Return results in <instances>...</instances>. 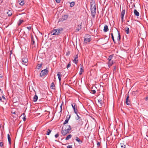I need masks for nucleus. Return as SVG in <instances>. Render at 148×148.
I'll return each instance as SVG.
<instances>
[{"label":"nucleus","mask_w":148,"mask_h":148,"mask_svg":"<svg viewBox=\"0 0 148 148\" xmlns=\"http://www.w3.org/2000/svg\"><path fill=\"white\" fill-rule=\"evenodd\" d=\"M26 116L25 114L24 113H23L21 115V116L20 117H21L22 118L23 121H25L26 120Z\"/></svg>","instance_id":"11"},{"label":"nucleus","mask_w":148,"mask_h":148,"mask_svg":"<svg viewBox=\"0 0 148 148\" xmlns=\"http://www.w3.org/2000/svg\"><path fill=\"white\" fill-rule=\"evenodd\" d=\"M62 128L69 132L71 129V126L70 125H64L62 127Z\"/></svg>","instance_id":"6"},{"label":"nucleus","mask_w":148,"mask_h":148,"mask_svg":"<svg viewBox=\"0 0 148 148\" xmlns=\"http://www.w3.org/2000/svg\"><path fill=\"white\" fill-rule=\"evenodd\" d=\"M125 32L127 34H128L129 33V28H128V27H125Z\"/></svg>","instance_id":"28"},{"label":"nucleus","mask_w":148,"mask_h":148,"mask_svg":"<svg viewBox=\"0 0 148 148\" xmlns=\"http://www.w3.org/2000/svg\"><path fill=\"white\" fill-rule=\"evenodd\" d=\"M67 148H72V145H68L67 147Z\"/></svg>","instance_id":"47"},{"label":"nucleus","mask_w":148,"mask_h":148,"mask_svg":"<svg viewBox=\"0 0 148 148\" xmlns=\"http://www.w3.org/2000/svg\"><path fill=\"white\" fill-rule=\"evenodd\" d=\"M75 5V2L72 1L70 3V6L71 7H73Z\"/></svg>","instance_id":"31"},{"label":"nucleus","mask_w":148,"mask_h":148,"mask_svg":"<svg viewBox=\"0 0 148 148\" xmlns=\"http://www.w3.org/2000/svg\"><path fill=\"white\" fill-rule=\"evenodd\" d=\"M83 69L82 68H80L79 74L80 75L82 74Z\"/></svg>","instance_id":"39"},{"label":"nucleus","mask_w":148,"mask_h":148,"mask_svg":"<svg viewBox=\"0 0 148 148\" xmlns=\"http://www.w3.org/2000/svg\"><path fill=\"white\" fill-rule=\"evenodd\" d=\"M55 86L54 83L52 82L50 88L54 90L55 89Z\"/></svg>","instance_id":"17"},{"label":"nucleus","mask_w":148,"mask_h":148,"mask_svg":"<svg viewBox=\"0 0 148 148\" xmlns=\"http://www.w3.org/2000/svg\"><path fill=\"white\" fill-rule=\"evenodd\" d=\"M68 18V15H64L62 17V19L63 20H65Z\"/></svg>","instance_id":"32"},{"label":"nucleus","mask_w":148,"mask_h":148,"mask_svg":"<svg viewBox=\"0 0 148 148\" xmlns=\"http://www.w3.org/2000/svg\"><path fill=\"white\" fill-rule=\"evenodd\" d=\"M7 13L8 14V16H11L12 14V12L10 10H9L7 12Z\"/></svg>","instance_id":"30"},{"label":"nucleus","mask_w":148,"mask_h":148,"mask_svg":"<svg viewBox=\"0 0 148 148\" xmlns=\"http://www.w3.org/2000/svg\"><path fill=\"white\" fill-rule=\"evenodd\" d=\"M57 75L58 76V78L59 79V80L60 81H61V74L60 72H58V73L57 74Z\"/></svg>","instance_id":"20"},{"label":"nucleus","mask_w":148,"mask_h":148,"mask_svg":"<svg viewBox=\"0 0 148 148\" xmlns=\"http://www.w3.org/2000/svg\"><path fill=\"white\" fill-rule=\"evenodd\" d=\"M27 29L29 30H30L31 29V27L30 26L27 27Z\"/></svg>","instance_id":"46"},{"label":"nucleus","mask_w":148,"mask_h":148,"mask_svg":"<svg viewBox=\"0 0 148 148\" xmlns=\"http://www.w3.org/2000/svg\"><path fill=\"white\" fill-rule=\"evenodd\" d=\"M103 103V101L101 98L98 99V106L99 107L101 108L102 106Z\"/></svg>","instance_id":"5"},{"label":"nucleus","mask_w":148,"mask_h":148,"mask_svg":"<svg viewBox=\"0 0 148 148\" xmlns=\"http://www.w3.org/2000/svg\"><path fill=\"white\" fill-rule=\"evenodd\" d=\"M62 104H61V105L60 106V112H61L62 111Z\"/></svg>","instance_id":"52"},{"label":"nucleus","mask_w":148,"mask_h":148,"mask_svg":"<svg viewBox=\"0 0 148 148\" xmlns=\"http://www.w3.org/2000/svg\"><path fill=\"white\" fill-rule=\"evenodd\" d=\"M56 2L57 3H59L60 1V0H56Z\"/></svg>","instance_id":"49"},{"label":"nucleus","mask_w":148,"mask_h":148,"mask_svg":"<svg viewBox=\"0 0 148 148\" xmlns=\"http://www.w3.org/2000/svg\"><path fill=\"white\" fill-rule=\"evenodd\" d=\"M90 9L91 12V15L92 17H95L96 14V4L94 2H91Z\"/></svg>","instance_id":"1"},{"label":"nucleus","mask_w":148,"mask_h":148,"mask_svg":"<svg viewBox=\"0 0 148 148\" xmlns=\"http://www.w3.org/2000/svg\"><path fill=\"white\" fill-rule=\"evenodd\" d=\"M72 107L75 113L76 114H77V112L78 111L77 109V106L76 104L75 103H73V104H71Z\"/></svg>","instance_id":"4"},{"label":"nucleus","mask_w":148,"mask_h":148,"mask_svg":"<svg viewBox=\"0 0 148 148\" xmlns=\"http://www.w3.org/2000/svg\"><path fill=\"white\" fill-rule=\"evenodd\" d=\"M141 38V39L142 40H144V38Z\"/></svg>","instance_id":"56"},{"label":"nucleus","mask_w":148,"mask_h":148,"mask_svg":"<svg viewBox=\"0 0 148 148\" xmlns=\"http://www.w3.org/2000/svg\"><path fill=\"white\" fill-rule=\"evenodd\" d=\"M97 145L98 146H99L100 145V143L99 142H97Z\"/></svg>","instance_id":"51"},{"label":"nucleus","mask_w":148,"mask_h":148,"mask_svg":"<svg viewBox=\"0 0 148 148\" xmlns=\"http://www.w3.org/2000/svg\"><path fill=\"white\" fill-rule=\"evenodd\" d=\"M72 137V135L71 134H69L65 138L66 140H68L70 139Z\"/></svg>","instance_id":"22"},{"label":"nucleus","mask_w":148,"mask_h":148,"mask_svg":"<svg viewBox=\"0 0 148 148\" xmlns=\"http://www.w3.org/2000/svg\"><path fill=\"white\" fill-rule=\"evenodd\" d=\"M42 65V63H41L39 64H38L36 66L37 68L38 69H39L40 68H41Z\"/></svg>","instance_id":"26"},{"label":"nucleus","mask_w":148,"mask_h":148,"mask_svg":"<svg viewBox=\"0 0 148 148\" xmlns=\"http://www.w3.org/2000/svg\"><path fill=\"white\" fill-rule=\"evenodd\" d=\"M108 31V26L106 25L104 27L103 31L104 32H107Z\"/></svg>","instance_id":"13"},{"label":"nucleus","mask_w":148,"mask_h":148,"mask_svg":"<svg viewBox=\"0 0 148 148\" xmlns=\"http://www.w3.org/2000/svg\"><path fill=\"white\" fill-rule=\"evenodd\" d=\"M76 140L79 143H82V141L77 137H76Z\"/></svg>","instance_id":"27"},{"label":"nucleus","mask_w":148,"mask_h":148,"mask_svg":"<svg viewBox=\"0 0 148 148\" xmlns=\"http://www.w3.org/2000/svg\"><path fill=\"white\" fill-rule=\"evenodd\" d=\"M0 101H4V100H2V98L1 97H0Z\"/></svg>","instance_id":"53"},{"label":"nucleus","mask_w":148,"mask_h":148,"mask_svg":"<svg viewBox=\"0 0 148 148\" xmlns=\"http://www.w3.org/2000/svg\"><path fill=\"white\" fill-rule=\"evenodd\" d=\"M3 145V143L2 142H0V146L2 147Z\"/></svg>","instance_id":"43"},{"label":"nucleus","mask_w":148,"mask_h":148,"mask_svg":"<svg viewBox=\"0 0 148 148\" xmlns=\"http://www.w3.org/2000/svg\"><path fill=\"white\" fill-rule=\"evenodd\" d=\"M71 117V115H68L66 117V119H69V120L70 119Z\"/></svg>","instance_id":"42"},{"label":"nucleus","mask_w":148,"mask_h":148,"mask_svg":"<svg viewBox=\"0 0 148 148\" xmlns=\"http://www.w3.org/2000/svg\"><path fill=\"white\" fill-rule=\"evenodd\" d=\"M113 64V62L112 60L109 61L108 65L109 67L111 66Z\"/></svg>","instance_id":"19"},{"label":"nucleus","mask_w":148,"mask_h":148,"mask_svg":"<svg viewBox=\"0 0 148 148\" xmlns=\"http://www.w3.org/2000/svg\"><path fill=\"white\" fill-rule=\"evenodd\" d=\"M114 43H119L121 38H112Z\"/></svg>","instance_id":"8"},{"label":"nucleus","mask_w":148,"mask_h":148,"mask_svg":"<svg viewBox=\"0 0 148 148\" xmlns=\"http://www.w3.org/2000/svg\"><path fill=\"white\" fill-rule=\"evenodd\" d=\"M116 66H114V69H113V71H114H114H116Z\"/></svg>","instance_id":"50"},{"label":"nucleus","mask_w":148,"mask_h":148,"mask_svg":"<svg viewBox=\"0 0 148 148\" xmlns=\"http://www.w3.org/2000/svg\"><path fill=\"white\" fill-rule=\"evenodd\" d=\"M69 120V119H66L65 120L64 122L63 123V124L65 125L66 124L68 123Z\"/></svg>","instance_id":"36"},{"label":"nucleus","mask_w":148,"mask_h":148,"mask_svg":"<svg viewBox=\"0 0 148 148\" xmlns=\"http://www.w3.org/2000/svg\"><path fill=\"white\" fill-rule=\"evenodd\" d=\"M125 9L123 10L121 12V18L122 21L123 22L124 14L125 13Z\"/></svg>","instance_id":"9"},{"label":"nucleus","mask_w":148,"mask_h":148,"mask_svg":"<svg viewBox=\"0 0 148 148\" xmlns=\"http://www.w3.org/2000/svg\"><path fill=\"white\" fill-rule=\"evenodd\" d=\"M59 136V134H58V133H57V134H56L55 135V137H56V138H57V137H58Z\"/></svg>","instance_id":"45"},{"label":"nucleus","mask_w":148,"mask_h":148,"mask_svg":"<svg viewBox=\"0 0 148 148\" xmlns=\"http://www.w3.org/2000/svg\"><path fill=\"white\" fill-rule=\"evenodd\" d=\"M111 36H112L111 37H114L113 33H112L111 34Z\"/></svg>","instance_id":"55"},{"label":"nucleus","mask_w":148,"mask_h":148,"mask_svg":"<svg viewBox=\"0 0 148 148\" xmlns=\"http://www.w3.org/2000/svg\"><path fill=\"white\" fill-rule=\"evenodd\" d=\"M78 123L79 124H80L81 125H82L83 124V122L81 119H79L78 121Z\"/></svg>","instance_id":"24"},{"label":"nucleus","mask_w":148,"mask_h":148,"mask_svg":"<svg viewBox=\"0 0 148 148\" xmlns=\"http://www.w3.org/2000/svg\"><path fill=\"white\" fill-rule=\"evenodd\" d=\"M134 14L135 15L137 16H138L139 15V12L136 9H135L134 10Z\"/></svg>","instance_id":"16"},{"label":"nucleus","mask_w":148,"mask_h":148,"mask_svg":"<svg viewBox=\"0 0 148 148\" xmlns=\"http://www.w3.org/2000/svg\"><path fill=\"white\" fill-rule=\"evenodd\" d=\"M37 38V37H36V38L37 40H38Z\"/></svg>","instance_id":"59"},{"label":"nucleus","mask_w":148,"mask_h":148,"mask_svg":"<svg viewBox=\"0 0 148 148\" xmlns=\"http://www.w3.org/2000/svg\"><path fill=\"white\" fill-rule=\"evenodd\" d=\"M7 136L9 143L10 145L11 144V138L9 134H8Z\"/></svg>","instance_id":"15"},{"label":"nucleus","mask_w":148,"mask_h":148,"mask_svg":"<svg viewBox=\"0 0 148 148\" xmlns=\"http://www.w3.org/2000/svg\"><path fill=\"white\" fill-rule=\"evenodd\" d=\"M77 115V116H76L75 117V119L76 120H79V119H81L80 117H79L77 114H77H76Z\"/></svg>","instance_id":"29"},{"label":"nucleus","mask_w":148,"mask_h":148,"mask_svg":"<svg viewBox=\"0 0 148 148\" xmlns=\"http://www.w3.org/2000/svg\"><path fill=\"white\" fill-rule=\"evenodd\" d=\"M91 40V38H85L84 40V43L86 44H87Z\"/></svg>","instance_id":"10"},{"label":"nucleus","mask_w":148,"mask_h":148,"mask_svg":"<svg viewBox=\"0 0 148 148\" xmlns=\"http://www.w3.org/2000/svg\"><path fill=\"white\" fill-rule=\"evenodd\" d=\"M91 92L93 94H95L96 93V91L95 90H92Z\"/></svg>","instance_id":"44"},{"label":"nucleus","mask_w":148,"mask_h":148,"mask_svg":"<svg viewBox=\"0 0 148 148\" xmlns=\"http://www.w3.org/2000/svg\"><path fill=\"white\" fill-rule=\"evenodd\" d=\"M78 58V55H77L75 56V57L74 60H73V62H74L75 64H77V63L78 62V60L77 59Z\"/></svg>","instance_id":"12"},{"label":"nucleus","mask_w":148,"mask_h":148,"mask_svg":"<svg viewBox=\"0 0 148 148\" xmlns=\"http://www.w3.org/2000/svg\"><path fill=\"white\" fill-rule=\"evenodd\" d=\"M31 41L32 42V44L34 45L35 43V41L34 40V38H31Z\"/></svg>","instance_id":"40"},{"label":"nucleus","mask_w":148,"mask_h":148,"mask_svg":"<svg viewBox=\"0 0 148 148\" xmlns=\"http://www.w3.org/2000/svg\"><path fill=\"white\" fill-rule=\"evenodd\" d=\"M28 61V59L26 58H22V62L24 63H26Z\"/></svg>","instance_id":"14"},{"label":"nucleus","mask_w":148,"mask_h":148,"mask_svg":"<svg viewBox=\"0 0 148 148\" xmlns=\"http://www.w3.org/2000/svg\"><path fill=\"white\" fill-rule=\"evenodd\" d=\"M38 99V97L36 95H34L33 98V101L34 102H36L37 101Z\"/></svg>","instance_id":"21"},{"label":"nucleus","mask_w":148,"mask_h":148,"mask_svg":"<svg viewBox=\"0 0 148 148\" xmlns=\"http://www.w3.org/2000/svg\"><path fill=\"white\" fill-rule=\"evenodd\" d=\"M81 28H82V27H81V24L80 25H78V26L76 30L77 31H79L81 29Z\"/></svg>","instance_id":"25"},{"label":"nucleus","mask_w":148,"mask_h":148,"mask_svg":"<svg viewBox=\"0 0 148 148\" xmlns=\"http://www.w3.org/2000/svg\"><path fill=\"white\" fill-rule=\"evenodd\" d=\"M1 91V89L0 88V92Z\"/></svg>","instance_id":"58"},{"label":"nucleus","mask_w":148,"mask_h":148,"mask_svg":"<svg viewBox=\"0 0 148 148\" xmlns=\"http://www.w3.org/2000/svg\"><path fill=\"white\" fill-rule=\"evenodd\" d=\"M125 145L121 143V147L122 148H126Z\"/></svg>","instance_id":"38"},{"label":"nucleus","mask_w":148,"mask_h":148,"mask_svg":"<svg viewBox=\"0 0 148 148\" xmlns=\"http://www.w3.org/2000/svg\"><path fill=\"white\" fill-rule=\"evenodd\" d=\"M129 96L128 95V94L127 96V97L126 99H129Z\"/></svg>","instance_id":"54"},{"label":"nucleus","mask_w":148,"mask_h":148,"mask_svg":"<svg viewBox=\"0 0 148 148\" xmlns=\"http://www.w3.org/2000/svg\"><path fill=\"white\" fill-rule=\"evenodd\" d=\"M69 131L66 130L65 129L62 128L61 133L63 136H65L68 133H69Z\"/></svg>","instance_id":"7"},{"label":"nucleus","mask_w":148,"mask_h":148,"mask_svg":"<svg viewBox=\"0 0 148 148\" xmlns=\"http://www.w3.org/2000/svg\"><path fill=\"white\" fill-rule=\"evenodd\" d=\"M115 33H116V34H118L117 37H120V34L119 32L118 31V30H116V31Z\"/></svg>","instance_id":"33"},{"label":"nucleus","mask_w":148,"mask_h":148,"mask_svg":"<svg viewBox=\"0 0 148 148\" xmlns=\"http://www.w3.org/2000/svg\"><path fill=\"white\" fill-rule=\"evenodd\" d=\"M48 71L47 69H45L42 70L41 71L40 74V77H42L44 76L45 75H47L48 73Z\"/></svg>","instance_id":"3"},{"label":"nucleus","mask_w":148,"mask_h":148,"mask_svg":"<svg viewBox=\"0 0 148 148\" xmlns=\"http://www.w3.org/2000/svg\"><path fill=\"white\" fill-rule=\"evenodd\" d=\"M51 130L50 129H48L47 130V133L46 134L47 135H49L51 132Z\"/></svg>","instance_id":"37"},{"label":"nucleus","mask_w":148,"mask_h":148,"mask_svg":"<svg viewBox=\"0 0 148 148\" xmlns=\"http://www.w3.org/2000/svg\"><path fill=\"white\" fill-rule=\"evenodd\" d=\"M12 113H13V114H15V112H14Z\"/></svg>","instance_id":"57"},{"label":"nucleus","mask_w":148,"mask_h":148,"mask_svg":"<svg viewBox=\"0 0 148 148\" xmlns=\"http://www.w3.org/2000/svg\"><path fill=\"white\" fill-rule=\"evenodd\" d=\"M23 22V20L20 19L18 23V25H20L21 23H22V22Z\"/></svg>","instance_id":"35"},{"label":"nucleus","mask_w":148,"mask_h":148,"mask_svg":"<svg viewBox=\"0 0 148 148\" xmlns=\"http://www.w3.org/2000/svg\"><path fill=\"white\" fill-rule=\"evenodd\" d=\"M71 66V63L69 62L67 66H66V68L67 69H68Z\"/></svg>","instance_id":"41"},{"label":"nucleus","mask_w":148,"mask_h":148,"mask_svg":"<svg viewBox=\"0 0 148 148\" xmlns=\"http://www.w3.org/2000/svg\"><path fill=\"white\" fill-rule=\"evenodd\" d=\"M1 97L2 98V99H3V100L4 101L5 100V98L3 96H2Z\"/></svg>","instance_id":"48"},{"label":"nucleus","mask_w":148,"mask_h":148,"mask_svg":"<svg viewBox=\"0 0 148 148\" xmlns=\"http://www.w3.org/2000/svg\"><path fill=\"white\" fill-rule=\"evenodd\" d=\"M19 4L21 5H23L24 4V2L23 0H19L18 1Z\"/></svg>","instance_id":"18"},{"label":"nucleus","mask_w":148,"mask_h":148,"mask_svg":"<svg viewBox=\"0 0 148 148\" xmlns=\"http://www.w3.org/2000/svg\"><path fill=\"white\" fill-rule=\"evenodd\" d=\"M126 103L128 105H129L131 104V102L129 99H126Z\"/></svg>","instance_id":"23"},{"label":"nucleus","mask_w":148,"mask_h":148,"mask_svg":"<svg viewBox=\"0 0 148 148\" xmlns=\"http://www.w3.org/2000/svg\"><path fill=\"white\" fill-rule=\"evenodd\" d=\"M113 57V56L112 55H110L109 56V57L108 58V61L111 60H112L111 59Z\"/></svg>","instance_id":"34"},{"label":"nucleus","mask_w":148,"mask_h":148,"mask_svg":"<svg viewBox=\"0 0 148 148\" xmlns=\"http://www.w3.org/2000/svg\"><path fill=\"white\" fill-rule=\"evenodd\" d=\"M62 30V28H61L60 29H54L51 32V34L53 35H58L60 33V32Z\"/></svg>","instance_id":"2"}]
</instances>
